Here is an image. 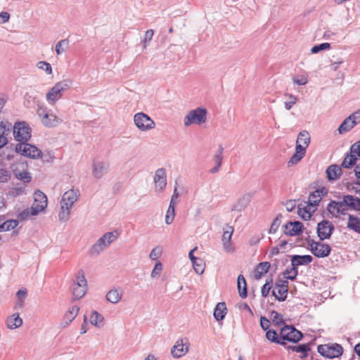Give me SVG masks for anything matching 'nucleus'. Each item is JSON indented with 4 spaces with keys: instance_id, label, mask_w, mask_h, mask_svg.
<instances>
[{
    "instance_id": "nucleus-1",
    "label": "nucleus",
    "mask_w": 360,
    "mask_h": 360,
    "mask_svg": "<svg viewBox=\"0 0 360 360\" xmlns=\"http://www.w3.org/2000/svg\"><path fill=\"white\" fill-rule=\"evenodd\" d=\"M79 192L78 190L70 189L63 195L60 200V211L58 214L60 221H66L70 218V209L78 200Z\"/></svg>"
},
{
    "instance_id": "nucleus-2",
    "label": "nucleus",
    "mask_w": 360,
    "mask_h": 360,
    "mask_svg": "<svg viewBox=\"0 0 360 360\" xmlns=\"http://www.w3.org/2000/svg\"><path fill=\"white\" fill-rule=\"evenodd\" d=\"M117 238L114 232H107L103 235L90 248V256H98Z\"/></svg>"
},
{
    "instance_id": "nucleus-3",
    "label": "nucleus",
    "mask_w": 360,
    "mask_h": 360,
    "mask_svg": "<svg viewBox=\"0 0 360 360\" xmlns=\"http://www.w3.org/2000/svg\"><path fill=\"white\" fill-rule=\"evenodd\" d=\"M70 79H64L57 82L46 94V98L48 102L53 105L63 96V92L71 86Z\"/></svg>"
},
{
    "instance_id": "nucleus-4",
    "label": "nucleus",
    "mask_w": 360,
    "mask_h": 360,
    "mask_svg": "<svg viewBox=\"0 0 360 360\" xmlns=\"http://www.w3.org/2000/svg\"><path fill=\"white\" fill-rule=\"evenodd\" d=\"M71 288L74 300H79L85 295L87 290V281L82 269H79L75 274V281Z\"/></svg>"
},
{
    "instance_id": "nucleus-5",
    "label": "nucleus",
    "mask_w": 360,
    "mask_h": 360,
    "mask_svg": "<svg viewBox=\"0 0 360 360\" xmlns=\"http://www.w3.org/2000/svg\"><path fill=\"white\" fill-rule=\"evenodd\" d=\"M306 240L307 243V248L309 250L315 257L324 258L330 255L331 248L328 244L322 243L321 241H315L309 238Z\"/></svg>"
},
{
    "instance_id": "nucleus-6",
    "label": "nucleus",
    "mask_w": 360,
    "mask_h": 360,
    "mask_svg": "<svg viewBox=\"0 0 360 360\" xmlns=\"http://www.w3.org/2000/svg\"><path fill=\"white\" fill-rule=\"evenodd\" d=\"M207 121V110L203 108H197L190 110L186 115L184 122L186 127L191 124L200 125Z\"/></svg>"
},
{
    "instance_id": "nucleus-7",
    "label": "nucleus",
    "mask_w": 360,
    "mask_h": 360,
    "mask_svg": "<svg viewBox=\"0 0 360 360\" xmlns=\"http://www.w3.org/2000/svg\"><path fill=\"white\" fill-rule=\"evenodd\" d=\"M13 136L20 143H26L31 138V129L25 122H15L13 126Z\"/></svg>"
},
{
    "instance_id": "nucleus-8",
    "label": "nucleus",
    "mask_w": 360,
    "mask_h": 360,
    "mask_svg": "<svg viewBox=\"0 0 360 360\" xmlns=\"http://www.w3.org/2000/svg\"><path fill=\"white\" fill-rule=\"evenodd\" d=\"M281 341L297 343L303 338V334L292 326H285L281 329Z\"/></svg>"
},
{
    "instance_id": "nucleus-9",
    "label": "nucleus",
    "mask_w": 360,
    "mask_h": 360,
    "mask_svg": "<svg viewBox=\"0 0 360 360\" xmlns=\"http://www.w3.org/2000/svg\"><path fill=\"white\" fill-rule=\"evenodd\" d=\"M318 352L323 356L333 359L342 354V347L337 343L330 345H320L317 348Z\"/></svg>"
},
{
    "instance_id": "nucleus-10",
    "label": "nucleus",
    "mask_w": 360,
    "mask_h": 360,
    "mask_svg": "<svg viewBox=\"0 0 360 360\" xmlns=\"http://www.w3.org/2000/svg\"><path fill=\"white\" fill-rule=\"evenodd\" d=\"M134 122L136 127L141 131H148L155 127V122L143 112L136 113L134 116Z\"/></svg>"
},
{
    "instance_id": "nucleus-11",
    "label": "nucleus",
    "mask_w": 360,
    "mask_h": 360,
    "mask_svg": "<svg viewBox=\"0 0 360 360\" xmlns=\"http://www.w3.org/2000/svg\"><path fill=\"white\" fill-rule=\"evenodd\" d=\"M15 151L21 153L22 155L37 158L42 155V152L36 146L27 143H18L15 146Z\"/></svg>"
},
{
    "instance_id": "nucleus-12",
    "label": "nucleus",
    "mask_w": 360,
    "mask_h": 360,
    "mask_svg": "<svg viewBox=\"0 0 360 360\" xmlns=\"http://www.w3.org/2000/svg\"><path fill=\"white\" fill-rule=\"evenodd\" d=\"M335 230L333 223L327 219H323L318 223L316 233L321 241L329 239Z\"/></svg>"
},
{
    "instance_id": "nucleus-13",
    "label": "nucleus",
    "mask_w": 360,
    "mask_h": 360,
    "mask_svg": "<svg viewBox=\"0 0 360 360\" xmlns=\"http://www.w3.org/2000/svg\"><path fill=\"white\" fill-rule=\"evenodd\" d=\"M288 292V281L287 280H278L275 283V288L272 290V295L275 299L283 302L286 300Z\"/></svg>"
},
{
    "instance_id": "nucleus-14",
    "label": "nucleus",
    "mask_w": 360,
    "mask_h": 360,
    "mask_svg": "<svg viewBox=\"0 0 360 360\" xmlns=\"http://www.w3.org/2000/svg\"><path fill=\"white\" fill-rule=\"evenodd\" d=\"M32 206L33 214H39L43 211L47 206L46 195L39 190L35 191L34 193V202Z\"/></svg>"
},
{
    "instance_id": "nucleus-15",
    "label": "nucleus",
    "mask_w": 360,
    "mask_h": 360,
    "mask_svg": "<svg viewBox=\"0 0 360 360\" xmlns=\"http://www.w3.org/2000/svg\"><path fill=\"white\" fill-rule=\"evenodd\" d=\"M189 342L187 338L178 340L172 349V354L174 358H179L188 352Z\"/></svg>"
},
{
    "instance_id": "nucleus-16",
    "label": "nucleus",
    "mask_w": 360,
    "mask_h": 360,
    "mask_svg": "<svg viewBox=\"0 0 360 360\" xmlns=\"http://www.w3.org/2000/svg\"><path fill=\"white\" fill-rule=\"evenodd\" d=\"M284 233L287 236H294L303 233L304 226L299 221H290L283 226Z\"/></svg>"
},
{
    "instance_id": "nucleus-17",
    "label": "nucleus",
    "mask_w": 360,
    "mask_h": 360,
    "mask_svg": "<svg viewBox=\"0 0 360 360\" xmlns=\"http://www.w3.org/2000/svg\"><path fill=\"white\" fill-rule=\"evenodd\" d=\"M109 169V164L103 161H94L92 164V175L96 179H101Z\"/></svg>"
},
{
    "instance_id": "nucleus-18",
    "label": "nucleus",
    "mask_w": 360,
    "mask_h": 360,
    "mask_svg": "<svg viewBox=\"0 0 360 360\" xmlns=\"http://www.w3.org/2000/svg\"><path fill=\"white\" fill-rule=\"evenodd\" d=\"M255 193H248L242 195L237 202L233 205L231 210L241 212L245 210L251 202Z\"/></svg>"
},
{
    "instance_id": "nucleus-19",
    "label": "nucleus",
    "mask_w": 360,
    "mask_h": 360,
    "mask_svg": "<svg viewBox=\"0 0 360 360\" xmlns=\"http://www.w3.org/2000/svg\"><path fill=\"white\" fill-rule=\"evenodd\" d=\"M166 171L164 168H159L155 171L154 182L159 191H162L167 186Z\"/></svg>"
},
{
    "instance_id": "nucleus-20",
    "label": "nucleus",
    "mask_w": 360,
    "mask_h": 360,
    "mask_svg": "<svg viewBox=\"0 0 360 360\" xmlns=\"http://www.w3.org/2000/svg\"><path fill=\"white\" fill-rule=\"evenodd\" d=\"M344 203L349 210L360 212V198L352 195H344Z\"/></svg>"
},
{
    "instance_id": "nucleus-21",
    "label": "nucleus",
    "mask_w": 360,
    "mask_h": 360,
    "mask_svg": "<svg viewBox=\"0 0 360 360\" xmlns=\"http://www.w3.org/2000/svg\"><path fill=\"white\" fill-rule=\"evenodd\" d=\"M305 153L306 150L302 146V144H296L295 153L288 162V166L291 167L297 164L304 157Z\"/></svg>"
},
{
    "instance_id": "nucleus-22",
    "label": "nucleus",
    "mask_w": 360,
    "mask_h": 360,
    "mask_svg": "<svg viewBox=\"0 0 360 360\" xmlns=\"http://www.w3.org/2000/svg\"><path fill=\"white\" fill-rule=\"evenodd\" d=\"M78 311L79 307L77 306L71 307L64 316L63 321L60 323L61 327L65 328L68 326L75 319Z\"/></svg>"
},
{
    "instance_id": "nucleus-23",
    "label": "nucleus",
    "mask_w": 360,
    "mask_h": 360,
    "mask_svg": "<svg viewBox=\"0 0 360 360\" xmlns=\"http://www.w3.org/2000/svg\"><path fill=\"white\" fill-rule=\"evenodd\" d=\"M325 194H326V191L324 188L317 189L311 193L308 199V205L311 207L317 206L321 200V196Z\"/></svg>"
},
{
    "instance_id": "nucleus-24",
    "label": "nucleus",
    "mask_w": 360,
    "mask_h": 360,
    "mask_svg": "<svg viewBox=\"0 0 360 360\" xmlns=\"http://www.w3.org/2000/svg\"><path fill=\"white\" fill-rule=\"evenodd\" d=\"M313 260V257L309 255H295L291 256V265L292 266H301L307 265Z\"/></svg>"
},
{
    "instance_id": "nucleus-25",
    "label": "nucleus",
    "mask_w": 360,
    "mask_h": 360,
    "mask_svg": "<svg viewBox=\"0 0 360 360\" xmlns=\"http://www.w3.org/2000/svg\"><path fill=\"white\" fill-rule=\"evenodd\" d=\"M328 179L330 181H335L340 178L342 172L341 167L338 165H330L326 172Z\"/></svg>"
},
{
    "instance_id": "nucleus-26",
    "label": "nucleus",
    "mask_w": 360,
    "mask_h": 360,
    "mask_svg": "<svg viewBox=\"0 0 360 360\" xmlns=\"http://www.w3.org/2000/svg\"><path fill=\"white\" fill-rule=\"evenodd\" d=\"M233 228L232 226H228V229L224 231L222 236V242L224 250L226 252L233 251V248L231 245V239L233 235Z\"/></svg>"
},
{
    "instance_id": "nucleus-27",
    "label": "nucleus",
    "mask_w": 360,
    "mask_h": 360,
    "mask_svg": "<svg viewBox=\"0 0 360 360\" xmlns=\"http://www.w3.org/2000/svg\"><path fill=\"white\" fill-rule=\"evenodd\" d=\"M223 152L224 148L221 145H219L218 150L213 157V161L215 162L216 165L210 169L211 173L214 174L219 170L223 160Z\"/></svg>"
},
{
    "instance_id": "nucleus-28",
    "label": "nucleus",
    "mask_w": 360,
    "mask_h": 360,
    "mask_svg": "<svg viewBox=\"0 0 360 360\" xmlns=\"http://www.w3.org/2000/svg\"><path fill=\"white\" fill-rule=\"evenodd\" d=\"M237 288L240 297L243 299L246 298L248 297L247 283L245 277L242 274L238 276Z\"/></svg>"
},
{
    "instance_id": "nucleus-29",
    "label": "nucleus",
    "mask_w": 360,
    "mask_h": 360,
    "mask_svg": "<svg viewBox=\"0 0 360 360\" xmlns=\"http://www.w3.org/2000/svg\"><path fill=\"white\" fill-rule=\"evenodd\" d=\"M227 313V309L225 302H219L214 310V317L217 321L223 320Z\"/></svg>"
},
{
    "instance_id": "nucleus-30",
    "label": "nucleus",
    "mask_w": 360,
    "mask_h": 360,
    "mask_svg": "<svg viewBox=\"0 0 360 360\" xmlns=\"http://www.w3.org/2000/svg\"><path fill=\"white\" fill-rule=\"evenodd\" d=\"M271 266L269 262H263L259 263L255 269V278L256 280L260 279L262 276L266 274Z\"/></svg>"
},
{
    "instance_id": "nucleus-31",
    "label": "nucleus",
    "mask_w": 360,
    "mask_h": 360,
    "mask_svg": "<svg viewBox=\"0 0 360 360\" xmlns=\"http://www.w3.org/2000/svg\"><path fill=\"white\" fill-rule=\"evenodd\" d=\"M347 227L360 233V218L353 214H349Z\"/></svg>"
},
{
    "instance_id": "nucleus-32",
    "label": "nucleus",
    "mask_w": 360,
    "mask_h": 360,
    "mask_svg": "<svg viewBox=\"0 0 360 360\" xmlns=\"http://www.w3.org/2000/svg\"><path fill=\"white\" fill-rule=\"evenodd\" d=\"M41 121L46 127H56L60 122L58 117L53 113H50V112L47 113L46 117H43Z\"/></svg>"
},
{
    "instance_id": "nucleus-33",
    "label": "nucleus",
    "mask_w": 360,
    "mask_h": 360,
    "mask_svg": "<svg viewBox=\"0 0 360 360\" xmlns=\"http://www.w3.org/2000/svg\"><path fill=\"white\" fill-rule=\"evenodd\" d=\"M22 324V320L18 314H14L6 320V325L9 329H15Z\"/></svg>"
},
{
    "instance_id": "nucleus-34",
    "label": "nucleus",
    "mask_w": 360,
    "mask_h": 360,
    "mask_svg": "<svg viewBox=\"0 0 360 360\" xmlns=\"http://www.w3.org/2000/svg\"><path fill=\"white\" fill-rule=\"evenodd\" d=\"M287 349H291L292 351L296 352L302 353V355L300 356L301 359H305L308 355V352L311 349L308 344H301L295 346H288Z\"/></svg>"
},
{
    "instance_id": "nucleus-35",
    "label": "nucleus",
    "mask_w": 360,
    "mask_h": 360,
    "mask_svg": "<svg viewBox=\"0 0 360 360\" xmlns=\"http://www.w3.org/2000/svg\"><path fill=\"white\" fill-rule=\"evenodd\" d=\"M356 124L355 121L352 120V117H347L342 123L340 125L338 128V131L340 134H343L350 131Z\"/></svg>"
},
{
    "instance_id": "nucleus-36",
    "label": "nucleus",
    "mask_w": 360,
    "mask_h": 360,
    "mask_svg": "<svg viewBox=\"0 0 360 360\" xmlns=\"http://www.w3.org/2000/svg\"><path fill=\"white\" fill-rule=\"evenodd\" d=\"M310 143V136L307 131H302L298 134L296 144H302L306 150L307 147Z\"/></svg>"
},
{
    "instance_id": "nucleus-37",
    "label": "nucleus",
    "mask_w": 360,
    "mask_h": 360,
    "mask_svg": "<svg viewBox=\"0 0 360 360\" xmlns=\"http://www.w3.org/2000/svg\"><path fill=\"white\" fill-rule=\"evenodd\" d=\"M266 339L271 342H275L283 346L286 345V342H283V341H281V337L279 338L278 336L276 331L274 329L267 330L266 333Z\"/></svg>"
},
{
    "instance_id": "nucleus-38",
    "label": "nucleus",
    "mask_w": 360,
    "mask_h": 360,
    "mask_svg": "<svg viewBox=\"0 0 360 360\" xmlns=\"http://www.w3.org/2000/svg\"><path fill=\"white\" fill-rule=\"evenodd\" d=\"M106 300L112 304H116L122 299V294L116 289L110 290L105 295Z\"/></svg>"
},
{
    "instance_id": "nucleus-39",
    "label": "nucleus",
    "mask_w": 360,
    "mask_h": 360,
    "mask_svg": "<svg viewBox=\"0 0 360 360\" xmlns=\"http://www.w3.org/2000/svg\"><path fill=\"white\" fill-rule=\"evenodd\" d=\"M103 316L101 314L96 311H93L90 318V323L97 328H101L103 326Z\"/></svg>"
},
{
    "instance_id": "nucleus-40",
    "label": "nucleus",
    "mask_w": 360,
    "mask_h": 360,
    "mask_svg": "<svg viewBox=\"0 0 360 360\" xmlns=\"http://www.w3.org/2000/svg\"><path fill=\"white\" fill-rule=\"evenodd\" d=\"M18 225V221L16 219H9L0 224L1 231H8L13 230Z\"/></svg>"
},
{
    "instance_id": "nucleus-41",
    "label": "nucleus",
    "mask_w": 360,
    "mask_h": 360,
    "mask_svg": "<svg viewBox=\"0 0 360 360\" xmlns=\"http://www.w3.org/2000/svg\"><path fill=\"white\" fill-rule=\"evenodd\" d=\"M347 189L360 195V179H356L346 184Z\"/></svg>"
},
{
    "instance_id": "nucleus-42",
    "label": "nucleus",
    "mask_w": 360,
    "mask_h": 360,
    "mask_svg": "<svg viewBox=\"0 0 360 360\" xmlns=\"http://www.w3.org/2000/svg\"><path fill=\"white\" fill-rule=\"evenodd\" d=\"M356 162V155H354L353 153H350V154H347V156L345 157V158L344 159V160L342 163V167H343L345 168H347V169L351 168L354 165H355Z\"/></svg>"
},
{
    "instance_id": "nucleus-43",
    "label": "nucleus",
    "mask_w": 360,
    "mask_h": 360,
    "mask_svg": "<svg viewBox=\"0 0 360 360\" xmlns=\"http://www.w3.org/2000/svg\"><path fill=\"white\" fill-rule=\"evenodd\" d=\"M15 176L16 179L24 183H29L32 179L31 174L27 170H23L22 172L16 170L15 171Z\"/></svg>"
},
{
    "instance_id": "nucleus-44",
    "label": "nucleus",
    "mask_w": 360,
    "mask_h": 360,
    "mask_svg": "<svg viewBox=\"0 0 360 360\" xmlns=\"http://www.w3.org/2000/svg\"><path fill=\"white\" fill-rule=\"evenodd\" d=\"M314 210L311 211L310 208L304 207L303 208L298 207L297 214L304 221L310 219Z\"/></svg>"
},
{
    "instance_id": "nucleus-45",
    "label": "nucleus",
    "mask_w": 360,
    "mask_h": 360,
    "mask_svg": "<svg viewBox=\"0 0 360 360\" xmlns=\"http://www.w3.org/2000/svg\"><path fill=\"white\" fill-rule=\"evenodd\" d=\"M11 127V123L7 121L0 122V136L7 137V136L10 134Z\"/></svg>"
},
{
    "instance_id": "nucleus-46",
    "label": "nucleus",
    "mask_w": 360,
    "mask_h": 360,
    "mask_svg": "<svg viewBox=\"0 0 360 360\" xmlns=\"http://www.w3.org/2000/svg\"><path fill=\"white\" fill-rule=\"evenodd\" d=\"M284 96L288 98V101H285L284 106L288 110H290L292 106L297 102L298 98L296 96L291 94H285Z\"/></svg>"
},
{
    "instance_id": "nucleus-47",
    "label": "nucleus",
    "mask_w": 360,
    "mask_h": 360,
    "mask_svg": "<svg viewBox=\"0 0 360 360\" xmlns=\"http://www.w3.org/2000/svg\"><path fill=\"white\" fill-rule=\"evenodd\" d=\"M192 264L195 271L198 274H202L205 270V263L202 259L199 258L195 261L192 262Z\"/></svg>"
},
{
    "instance_id": "nucleus-48",
    "label": "nucleus",
    "mask_w": 360,
    "mask_h": 360,
    "mask_svg": "<svg viewBox=\"0 0 360 360\" xmlns=\"http://www.w3.org/2000/svg\"><path fill=\"white\" fill-rule=\"evenodd\" d=\"M271 319L274 325L276 326H280L284 323V319L283 316L276 311L273 310L271 312Z\"/></svg>"
},
{
    "instance_id": "nucleus-49",
    "label": "nucleus",
    "mask_w": 360,
    "mask_h": 360,
    "mask_svg": "<svg viewBox=\"0 0 360 360\" xmlns=\"http://www.w3.org/2000/svg\"><path fill=\"white\" fill-rule=\"evenodd\" d=\"M281 219L282 214H278L271 223L270 229L269 231V233H275L276 232V231L278 230V227L281 225Z\"/></svg>"
},
{
    "instance_id": "nucleus-50",
    "label": "nucleus",
    "mask_w": 360,
    "mask_h": 360,
    "mask_svg": "<svg viewBox=\"0 0 360 360\" xmlns=\"http://www.w3.org/2000/svg\"><path fill=\"white\" fill-rule=\"evenodd\" d=\"M333 204L338 205V215H345L349 210L348 207L344 203V195H342V200L337 201V202H333Z\"/></svg>"
},
{
    "instance_id": "nucleus-51",
    "label": "nucleus",
    "mask_w": 360,
    "mask_h": 360,
    "mask_svg": "<svg viewBox=\"0 0 360 360\" xmlns=\"http://www.w3.org/2000/svg\"><path fill=\"white\" fill-rule=\"evenodd\" d=\"M37 214H33L32 206L30 209H25L21 212H20L18 215V219L21 221H25L29 219L31 216H35Z\"/></svg>"
},
{
    "instance_id": "nucleus-52",
    "label": "nucleus",
    "mask_w": 360,
    "mask_h": 360,
    "mask_svg": "<svg viewBox=\"0 0 360 360\" xmlns=\"http://www.w3.org/2000/svg\"><path fill=\"white\" fill-rule=\"evenodd\" d=\"M69 40L68 39L60 40L56 45V52L58 55H60L64 52V46L68 47Z\"/></svg>"
},
{
    "instance_id": "nucleus-53",
    "label": "nucleus",
    "mask_w": 360,
    "mask_h": 360,
    "mask_svg": "<svg viewBox=\"0 0 360 360\" xmlns=\"http://www.w3.org/2000/svg\"><path fill=\"white\" fill-rule=\"evenodd\" d=\"M175 209L172 205H169L167 214L165 216V223L167 224H171L174 219Z\"/></svg>"
},
{
    "instance_id": "nucleus-54",
    "label": "nucleus",
    "mask_w": 360,
    "mask_h": 360,
    "mask_svg": "<svg viewBox=\"0 0 360 360\" xmlns=\"http://www.w3.org/2000/svg\"><path fill=\"white\" fill-rule=\"evenodd\" d=\"M273 285V279L272 278H270V280H266V283L262 286L261 290V294L262 296L264 297H267L268 294L269 293V291L272 287Z\"/></svg>"
},
{
    "instance_id": "nucleus-55",
    "label": "nucleus",
    "mask_w": 360,
    "mask_h": 360,
    "mask_svg": "<svg viewBox=\"0 0 360 360\" xmlns=\"http://www.w3.org/2000/svg\"><path fill=\"white\" fill-rule=\"evenodd\" d=\"M330 48V44L327 43V42L322 43V44L314 46L311 49V52L312 53H318L319 52H320L321 51L329 49Z\"/></svg>"
},
{
    "instance_id": "nucleus-56",
    "label": "nucleus",
    "mask_w": 360,
    "mask_h": 360,
    "mask_svg": "<svg viewBox=\"0 0 360 360\" xmlns=\"http://www.w3.org/2000/svg\"><path fill=\"white\" fill-rule=\"evenodd\" d=\"M37 67L39 69H41L46 72V74H52V68L50 63L46 61H39L37 64Z\"/></svg>"
},
{
    "instance_id": "nucleus-57",
    "label": "nucleus",
    "mask_w": 360,
    "mask_h": 360,
    "mask_svg": "<svg viewBox=\"0 0 360 360\" xmlns=\"http://www.w3.org/2000/svg\"><path fill=\"white\" fill-rule=\"evenodd\" d=\"M11 178V173L6 169H0V182L6 183Z\"/></svg>"
},
{
    "instance_id": "nucleus-58",
    "label": "nucleus",
    "mask_w": 360,
    "mask_h": 360,
    "mask_svg": "<svg viewBox=\"0 0 360 360\" xmlns=\"http://www.w3.org/2000/svg\"><path fill=\"white\" fill-rule=\"evenodd\" d=\"M162 270V264L160 262H158L155 264L154 269L151 272V277L155 278L160 276V274Z\"/></svg>"
},
{
    "instance_id": "nucleus-59",
    "label": "nucleus",
    "mask_w": 360,
    "mask_h": 360,
    "mask_svg": "<svg viewBox=\"0 0 360 360\" xmlns=\"http://www.w3.org/2000/svg\"><path fill=\"white\" fill-rule=\"evenodd\" d=\"M333 202H337L335 200H331L327 206V210L328 212H330L331 214L338 217V210L337 208L338 205L335 204H333Z\"/></svg>"
},
{
    "instance_id": "nucleus-60",
    "label": "nucleus",
    "mask_w": 360,
    "mask_h": 360,
    "mask_svg": "<svg viewBox=\"0 0 360 360\" xmlns=\"http://www.w3.org/2000/svg\"><path fill=\"white\" fill-rule=\"evenodd\" d=\"M161 253H162L161 248L156 247V248H154L151 250L149 257L152 260H155L160 256Z\"/></svg>"
},
{
    "instance_id": "nucleus-61",
    "label": "nucleus",
    "mask_w": 360,
    "mask_h": 360,
    "mask_svg": "<svg viewBox=\"0 0 360 360\" xmlns=\"http://www.w3.org/2000/svg\"><path fill=\"white\" fill-rule=\"evenodd\" d=\"M51 110H48L47 108L46 107H44V106H41V105H39L38 106V108L37 110V115L41 118V120L43 118V117L44 116H47V113L49 112H50Z\"/></svg>"
},
{
    "instance_id": "nucleus-62",
    "label": "nucleus",
    "mask_w": 360,
    "mask_h": 360,
    "mask_svg": "<svg viewBox=\"0 0 360 360\" xmlns=\"http://www.w3.org/2000/svg\"><path fill=\"white\" fill-rule=\"evenodd\" d=\"M153 34H154V32L153 30H148L146 32L145 37L143 41V42L144 43V46H143L144 48L146 47L147 43H148L149 41H151Z\"/></svg>"
},
{
    "instance_id": "nucleus-63",
    "label": "nucleus",
    "mask_w": 360,
    "mask_h": 360,
    "mask_svg": "<svg viewBox=\"0 0 360 360\" xmlns=\"http://www.w3.org/2000/svg\"><path fill=\"white\" fill-rule=\"evenodd\" d=\"M271 323L269 320L265 316L260 317V326L264 330H267Z\"/></svg>"
},
{
    "instance_id": "nucleus-64",
    "label": "nucleus",
    "mask_w": 360,
    "mask_h": 360,
    "mask_svg": "<svg viewBox=\"0 0 360 360\" xmlns=\"http://www.w3.org/2000/svg\"><path fill=\"white\" fill-rule=\"evenodd\" d=\"M350 153L354 155H356L360 157V141H358L353 145H352L350 148Z\"/></svg>"
}]
</instances>
